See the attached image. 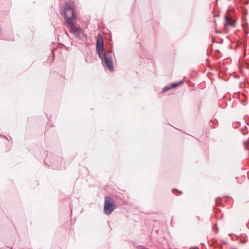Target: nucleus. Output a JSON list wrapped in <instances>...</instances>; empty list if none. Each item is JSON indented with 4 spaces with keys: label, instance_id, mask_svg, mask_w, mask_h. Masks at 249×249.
<instances>
[{
    "label": "nucleus",
    "instance_id": "obj_1",
    "mask_svg": "<svg viewBox=\"0 0 249 249\" xmlns=\"http://www.w3.org/2000/svg\"><path fill=\"white\" fill-rule=\"evenodd\" d=\"M65 21L68 25L70 31L75 38L82 39L83 37H86V35L83 32L82 29L75 26L76 13L74 11V3L72 1L67 2L65 4V10L61 12Z\"/></svg>",
    "mask_w": 249,
    "mask_h": 249
},
{
    "label": "nucleus",
    "instance_id": "obj_2",
    "mask_svg": "<svg viewBox=\"0 0 249 249\" xmlns=\"http://www.w3.org/2000/svg\"><path fill=\"white\" fill-rule=\"evenodd\" d=\"M104 41L101 34L98 35L97 40L96 42V51L98 53L99 58L102 59V62L107 68L110 71H112L114 67L112 62V53L111 51H107L103 53L104 51Z\"/></svg>",
    "mask_w": 249,
    "mask_h": 249
},
{
    "label": "nucleus",
    "instance_id": "obj_3",
    "mask_svg": "<svg viewBox=\"0 0 249 249\" xmlns=\"http://www.w3.org/2000/svg\"><path fill=\"white\" fill-rule=\"evenodd\" d=\"M115 208V205L113 199L110 196L105 197L104 212L107 215L110 214Z\"/></svg>",
    "mask_w": 249,
    "mask_h": 249
},
{
    "label": "nucleus",
    "instance_id": "obj_4",
    "mask_svg": "<svg viewBox=\"0 0 249 249\" xmlns=\"http://www.w3.org/2000/svg\"><path fill=\"white\" fill-rule=\"evenodd\" d=\"M225 27H226L227 26H230L231 27H235V25L233 21H231V18H229L228 16H225Z\"/></svg>",
    "mask_w": 249,
    "mask_h": 249
},
{
    "label": "nucleus",
    "instance_id": "obj_5",
    "mask_svg": "<svg viewBox=\"0 0 249 249\" xmlns=\"http://www.w3.org/2000/svg\"><path fill=\"white\" fill-rule=\"evenodd\" d=\"M183 83V81H179L178 82H175V83H173L171 84V88H176L178 86H180L181 85H182V84Z\"/></svg>",
    "mask_w": 249,
    "mask_h": 249
},
{
    "label": "nucleus",
    "instance_id": "obj_6",
    "mask_svg": "<svg viewBox=\"0 0 249 249\" xmlns=\"http://www.w3.org/2000/svg\"><path fill=\"white\" fill-rule=\"evenodd\" d=\"M172 89L171 87L170 86H166L162 90V92H166L167 91L169 90L170 89Z\"/></svg>",
    "mask_w": 249,
    "mask_h": 249
}]
</instances>
